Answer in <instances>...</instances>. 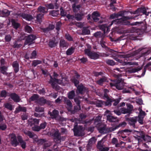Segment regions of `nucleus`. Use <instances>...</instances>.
<instances>
[{
  "mask_svg": "<svg viewBox=\"0 0 151 151\" xmlns=\"http://www.w3.org/2000/svg\"><path fill=\"white\" fill-rule=\"evenodd\" d=\"M81 106L80 105H76L74 107V110L71 111L72 114H75L77 111L81 110Z\"/></svg>",
  "mask_w": 151,
  "mask_h": 151,
  "instance_id": "25",
  "label": "nucleus"
},
{
  "mask_svg": "<svg viewBox=\"0 0 151 151\" xmlns=\"http://www.w3.org/2000/svg\"><path fill=\"white\" fill-rule=\"evenodd\" d=\"M12 22V25L15 28L17 29L19 26V24L15 22L14 20H13Z\"/></svg>",
  "mask_w": 151,
  "mask_h": 151,
  "instance_id": "58",
  "label": "nucleus"
},
{
  "mask_svg": "<svg viewBox=\"0 0 151 151\" xmlns=\"http://www.w3.org/2000/svg\"><path fill=\"white\" fill-rule=\"evenodd\" d=\"M58 40L54 39L53 40H51L49 42V45L51 47H55L58 44Z\"/></svg>",
  "mask_w": 151,
  "mask_h": 151,
  "instance_id": "21",
  "label": "nucleus"
},
{
  "mask_svg": "<svg viewBox=\"0 0 151 151\" xmlns=\"http://www.w3.org/2000/svg\"><path fill=\"white\" fill-rule=\"evenodd\" d=\"M106 63L108 65H115V63L112 60H108L106 61Z\"/></svg>",
  "mask_w": 151,
  "mask_h": 151,
  "instance_id": "57",
  "label": "nucleus"
},
{
  "mask_svg": "<svg viewBox=\"0 0 151 151\" xmlns=\"http://www.w3.org/2000/svg\"><path fill=\"white\" fill-rule=\"evenodd\" d=\"M54 27L55 26L54 25L52 24L50 25L49 26L48 28L45 29H44V31L45 32H47L53 29L54 28Z\"/></svg>",
  "mask_w": 151,
  "mask_h": 151,
  "instance_id": "46",
  "label": "nucleus"
},
{
  "mask_svg": "<svg viewBox=\"0 0 151 151\" xmlns=\"http://www.w3.org/2000/svg\"><path fill=\"white\" fill-rule=\"evenodd\" d=\"M136 117L126 118L125 120L128 124L132 127L134 128L135 127V124L137 122V119Z\"/></svg>",
  "mask_w": 151,
  "mask_h": 151,
  "instance_id": "6",
  "label": "nucleus"
},
{
  "mask_svg": "<svg viewBox=\"0 0 151 151\" xmlns=\"http://www.w3.org/2000/svg\"><path fill=\"white\" fill-rule=\"evenodd\" d=\"M52 136L53 137L54 141L56 140V142L61 140L60 134L58 129H54L51 133Z\"/></svg>",
  "mask_w": 151,
  "mask_h": 151,
  "instance_id": "7",
  "label": "nucleus"
},
{
  "mask_svg": "<svg viewBox=\"0 0 151 151\" xmlns=\"http://www.w3.org/2000/svg\"><path fill=\"white\" fill-rule=\"evenodd\" d=\"M35 111L37 112H42L44 111V109L42 107L38 106L36 107Z\"/></svg>",
  "mask_w": 151,
  "mask_h": 151,
  "instance_id": "42",
  "label": "nucleus"
},
{
  "mask_svg": "<svg viewBox=\"0 0 151 151\" xmlns=\"http://www.w3.org/2000/svg\"><path fill=\"white\" fill-rule=\"evenodd\" d=\"M90 32V31L87 28H84L82 31V34L84 35L89 34Z\"/></svg>",
  "mask_w": 151,
  "mask_h": 151,
  "instance_id": "52",
  "label": "nucleus"
},
{
  "mask_svg": "<svg viewBox=\"0 0 151 151\" xmlns=\"http://www.w3.org/2000/svg\"><path fill=\"white\" fill-rule=\"evenodd\" d=\"M75 48L71 47L68 49L66 51L67 55H69L72 54L74 52Z\"/></svg>",
  "mask_w": 151,
  "mask_h": 151,
  "instance_id": "31",
  "label": "nucleus"
},
{
  "mask_svg": "<svg viewBox=\"0 0 151 151\" xmlns=\"http://www.w3.org/2000/svg\"><path fill=\"white\" fill-rule=\"evenodd\" d=\"M25 31L28 32L30 33L32 30V29L29 26H27L25 27Z\"/></svg>",
  "mask_w": 151,
  "mask_h": 151,
  "instance_id": "64",
  "label": "nucleus"
},
{
  "mask_svg": "<svg viewBox=\"0 0 151 151\" xmlns=\"http://www.w3.org/2000/svg\"><path fill=\"white\" fill-rule=\"evenodd\" d=\"M21 16L24 19L28 21H30L33 19V17L32 16L28 14H22Z\"/></svg>",
  "mask_w": 151,
  "mask_h": 151,
  "instance_id": "24",
  "label": "nucleus"
},
{
  "mask_svg": "<svg viewBox=\"0 0 151 151\" xmlns=\"http://www.w3.org/2000/svg\"><path fill=\"white\" fill-rule=\"evenodd\" d=\"M91 47L89 45H86V48L84 50L85 53L90 58L93 59H98L99 56V55L94 52L91 51Z\"/></svg>",
  "mask_w": 151,
  "mask_h": 151,
  "instance_id": "2",
  "label": "nucleus"
},
{
  "mask_svg": "<svg viewBox=\"0 0 151 151\" xmlns=\"http://www.w3.org/2000/svg\"><path fill=\"white\" fill-rule=\"evenodd\" d=\"M100 14L97 12H94L92 14V17L95 22H97L99 20Z\"/></svg>",
  "mask_w": 151,
  "mask_h": 151,
  "instance_id": "18",
  "label": "nucleus"
},
{
  "mask_svg": "<svg viewBox=\"0 0 151 151\" xmlns=\"http://www.w3.org/2000/svg\"><path fill=\"white\" fill-rule=\"evenodd\" d=\"M112 99L109 98L106 99V101H104V104L105 106H110L112 105Z\"/></svg>",
  "mask_w": 151,
  "mask_h": 151,
  "instance_id": "29",
  "label": "nucleus"
},
{
  "mask_svg": "<svg viewBox=\"0 0 151 151\" xmlns=\"http://www.w3.org/2000/svg\"><path fill=\"white\" fill-rule=\"evenodd\" d=\"M135 117L137 118V121H138L139 123L141 124H143V120L144 118L142 117H140L138 116H135Z\"/></svg>",
  "mask_w": 151,
  "mask_h": 151,
  "instance_id": "44",
  "label": "nucleus"
},
{
  "mask_svg": "<svg viewBox=\"0 0 151 151\" xmlns=\"http://www.w3.org/2000/svg\"><path fill=\"white\" fill-rule=\"evenodd\" d=\"M127 109H128L129 110H130V112L132 113V111H133V106L132 105L130 104H127Z\"/></svg>",
  "mask_w": 151,
  "mask_h": 151,
  "instance_id": "56",
  "label": "nucleus"
},
{
  "mask_svg": "<svg viewBox=\"0 0 151 151\" xmlns=\"http://www.w3.org/2000/svg\"><path fill=\"white\" fill-rule=\"evenodd\" d=\"M137 137H135V139H137L139 141H140L141 139L138 137L141 138L143 139V138L145 137V133L143 131H137Z\"/></svg>",
  "mask_w": 151,
  "mask_h": 151,
  "instance_id": "15",
  "label": "nucleus"
},
{
  "mask_svg": "<svg viewBox=\"0 0 151 151\" xmlns=\"http://www.w3.org/2000/svg\"><path fill=\"white\" fill-rule=\"evenodd\" d=\"M138 110L139 111V113L138 116L144 118L146 114L145 113V111H142V109L140 108Z\"/></svg>",
  "mask_w": 151,
  "mask_h": 151,
  "instance_id": "36",
  "label": "nucleus"
},
{
  "mask_svg": "<svg viewBox=\"0 0 151 151\" xmlns=\"http://www.w3.org/2000/svg\"><path fill=\"white\" fill-rule=\"evenodd\" d=\"M7 67L5 66H2L0 67V71L4 75H5L8 76H12V73H8L6 72Z\"/></svg>",
  "mask_w": 151,
  "mask_h": 151,
  "instance_id": "13",
  "label": "nucleus"
},
{
  "mask_svg": "<svg viewBox=\"0 0 151 151\" xmlns=\"http://www.w3.org/2000/svg\"><path fill=\"white\" fill-rule=\"evenodd\" d=\"M132 87H129L128 89L127 88H124L123 91V93H131L132 91H134V90L132 88L133 86H132Z\"/></svg>",
  "mask_w": 151,
  "mask_h": 151,
  "instance_id": "34",
  "label": "nucleus"
},
{
  "mask_svg": "<svg viewBox=\"0 0 151 151\" xmlns=\"http://www.w3.org/2000/svg\"><path fill=\"white\" fill-rule=\"evenodd\" d=\"M39 98L38 95L37 94H34L29 99V101H37L36 102H37V100Z\"/></svg>",
  "mask_w": 151,
  "mask_h": 151,
  "instance_id": "28",
  "label": "nucleus"
},
{
  "mask_svg": "<svg viewBox=\"0 0 151 151\" xmlns=\"http://www.w3.org/2000/svg\"><path fill=\"white\" fill-rule=\"evenodd\" d=\"M120 110H121V112L123 114H131L130 110H129L127 108H125L124 107L121 108L120 109Z\"/></svg>",
  "mask_w": 151,
  "mask_h": 151,
  "instance_id": "35",
  "label": "nucleus"
},
{
  "mask_svg": "<svg viewBox=\"0 0 151 151\" xmlns=\"http://www.w3.org/2000/svg\"><path fill=\"white\" fill-rule=\"evenodd\" d=\"M106 80L105 78H103L100 79L99 80L97 81V84H103V82H105Z\"/></svg>",
  "mask_w": 151,
  "mask_h": 151,
  "instance_id": "61",
  "label": "nucleus"
},
{
  "mask_svg": "<svg viewBox=\"0 0 151 151\" xmlns=\"http://www.w3.org/2000/svg\"><path fill=\"white\" fill-rule=\"evenodd\" d=\"M142 69V67L138 68H134L131 69L129 71L131 73H134Z\"/></svg>",
  "mask_w": 151,
  "mask_h": 151,
  "instance_id": "51",
  "label": "nucleus"
},
{
  "mask_svg": "<svg viewBox=\"0 0 151 151\" xmlns=\"http://www.w3.org/2000/svg\"><path fill=\"white\" fill-rule=\"evenodd\" d=\"M48 114L50 115L52 119H56L59 114V111L58 110L54 109L51 112L49 111Z\"/></svg>",
  "mask_w": 151,
  "mask_h": 151,
  "instance_id": "11",
  "label": "nucleus"
},
{
  "mask_svg": "<svg viewBox=\"0 0 151 151\" xmlns=\"http://www.w3.org/2000/svg\"><path fill=\"white\" fill-rule=\"evenodd\" d=\"M34 140L39 145H42L46 142V140L45 139H38V137L37 136L36 137L34 138Z\"/></svg>",
  "mask_w": 151,
  "mask_h": 151,
  "instance_id": "16",
  "label": "nucleus"
},
{
  "mask_svg": "<svg viewBox=\"0 0 151 151\" xmlns=\"http://www.w3.org/2000/svg\"><path fill=\"white\" fill-rule=\"evenodd\" d=\"M43 16V14H40L38 15L37 17V21L39 22H41Z\"/></svg>",
  "mask_w": 151,
  "mask_h": 151,
  "instance_id": "59",
  "label": "nucleus"
},
{
  "mask_svg": "<svg viewBox=\"0 0 151 151\" xmlns=\"http://www.w3.org/2000/svg\"><path fill=\"white\" fill-rule=\"evenodd\" d=\"M68 46V44L63 40H61L60 42V46L61 48L66 47Z\"/></svg>",
  "mask_w": 151,
  "mask_h": 151,
  "instance_id": "27",
  "label": "nucleus"
},
{
  "mask_svg": "<svg viewBox=\"0 0 151 151\" xmlns=\"http://www.w3.org/2000/svg\"><path fill=\"white\" fill-rule=\"evenodd\" d=\"M42 62L40 60H34L33 61L32 65L34 67H35L38 64H40Z\"/></svg>",
  "mask_w": 151,
  "mask_h": 151,
  "instance_id": "54",
  "label": "nucleus"
},
{
  "mask_svg": "<svg viewBox=\"0 0 151 151\" xmlns=\"http://www.w3.org/2000/svg\"><path fill=\"white\" fill-rule=\"evenodd\" d=\"M47 125V123L45 122H44L41 123L39 126L40 130L41 129H44L45 128Z\"/></svg>",
  "mask_w": 151,
  "mask_h": 151,
  "instance_id": "49",
  "label": "nucleus"
},
{
  "mask_svg": "<svg viewBox=\"0 0 151 151\" xmlns=\"http://www.w3.org/2000/svg\"><path fill=\"white\" fill-rule=\"evenodd\" d=\"M127 125V123L125 122H123L118 125H116V126L117 129L121 127H124Z\"/></svg>",
  "mask_w": 151,
  "mask_h": 151,
  "instance_id": "47",
  "label": "nucleus"
},
{
  "mask_svg": "<svg viewBox=\"0 0 151 151\" xmlns=\"http://www.w3.org/2000/svg\"><path fill=\"white\" fill-rule=\"evenodd\" d=\"M121 99L120 98H119L116 99H112V102H114V103L113 104V105L114 106H116L119 102Z\"/></svg>",
  "mask_w": 151,
  "mask_h": 151,
  "instance_id": "43",
  "label": "nucleus"
},
{
  "mask_svg": "<svg viewBox=\"0 0 151 151\" xmlns=\"http://www.w3.org/2000/svg\"><path fill=\"white\" fill-rule=\"evenodd\" d=\"M96 127L99 132L102 134H106V124L102 123H99L97 124Z\"/></svg>",
  "mask_w": 151,
  "mask_h": 151,
  "instance_id": "4",
  "label": "nucleus"
},
{
  "mask_svg": "<svg viewBox=\"0 0 151 151\" xmlns=\"http://www.w3.org/2000/svg\"><path fill=\"white\" fill-rule=\"evenodd\" d=\"M130 18L129 17H122L120 21H122V24L124 25H128L129 24V22L128 21H126L127 20L130 19Z\"/></svg>",
  "mask_w": 151,
  "mask_h": 151,
  "instance_id": "26",
  "label": "nucleus"
},
{
  "mask_svg": "<svg viewBox=\"0 0 151 151\" xmlns=\"http://www.w3.org/2000/svg\"><path fill=\"white\" fill-rule=\"evenodd\" d=\"M75 96V91L72 90L68 93V97L69 99H73Z\"/></svg>",
  "mask_w": 151,
  "mask_h": 151,
  "instance_id": "33",
  "label": "nucleus"
},
{
  "mask_svg": "<svg viewBox=\"0 0 151 151\" xmlns=\"http://www.w3.org/2000/svg\"><path fill=\"white\" fill-rule=\"evenodd\" d=\"M96 139L94 137H93L89 140L88 146H91L93 142H95L96 141Z\"/></svg>",
  "mask_w": 151,
  "mask_h": 151,
  "instance_id": "38",
  "label": "nucleus"
},
{
  "mask_svg": "<svg viewBox=\"0 0 151 151\" xmlns=\"http://www.w3.org/2000/svg\"><path fill=\"white\" fill-rule=\"evenodd\" d=\"M40 122V119L36 118H31L29 119L28 120L29 124L30 126L36 125H35L38 124Z\"/></svg>",
  "mask_w": 151,
  "mask_h": 151,
  "instance_id": "10",
  "label": "nucleus"
},
{
  "mask_svg": "<svg viewBox=\"0 0 151 151\" xmlns=\"http://www.w3.org/2000/svg\"><path fill=\"white\" fill-rule=\"evenodd\" d=\"M15 73L17 72L19 70V65L18 63L16 61L14 62L12 64Z\"/></svg>",
  "mask_w": 151,
  "mask_h": 151,
  "instance_id": "23",
  "label": "nucleus"
},
{
  "mask_svg": "<svg viewBox=\"0 0 151 151\" xmlns=\"http://www.w3.org/2000/svg\"><path fill=\"white\" fill-rule=\"evenodd\" d=\"M32 130L34 131L39 132L40 130V128L39 126L34 125L32 128Z\"/></svg>",
  "mask_w": 151,
  "mask_h": 151,
  "instance_id": "48",
  "label": "nucleus"
},
{
  "mask_svg": "<svg viewBox=\"0 0 151 151\" xmlns=\"http://www.w3.org/2000/svg\"><path fill=\"white\" fill-rule=\"evenodd\" d=\"M28 118V115L26 113H23L21 116V118L22 120H25L27 119Z\"/></svg>",
  "mask_w": 151,
  "mask_h": 151,
  "instance_id": "60",
  "label": "nucleus"
},
{
  "mask_svg": "<svg viewBox=\"0 0 151 151\" xmlns=\"http://www.w3.org/2000/svg\"><path fill=\"white\" fill-rule=\"evenodd\" d=\"M8 96H9L14 102L18 103L20 101L19 96L14 93H11Z\"/></svg>",
  "mask_w": 151,
  "mask_h": 151,
  "instance_id": "9",
  "label": "nucleus"
},
{
  "mask_svg": "<svg viewBox=\"0 0 151 151\" xmlns=\"http://www.w3.org/2000/svg\"><path fill=\"white\" fill-rule=\"evenodd\" d=\"M95 104L96 107H101L104 104V101L102 100H98L96 102Z\"/></svg>",
  "mask_w": 151,
  "mask_h": 151,
  "instance_id": "30",
  "label": "nucleus"
},
{
  "mask_svg": "<svg viewBox=\"0 0 151 151\" xmlns=\"http://www.w3.org/2000/svg\"><path fill=\"white\" fill-rule=\"evenodd\" d=\"M38 10L40 12L45 13L47 12L48 10L44 7L40 6L38 8Z\"/></svg>",
  "mask_w": 151,
  "mask_h": 151,
  "instance_id": "39",
  "label": "nucleus"
},
{
  "mask_svg": "<svg viewBox=\"0 0 151 151\" xmlns=\"http://www.w3.org/2000/svg\"><path fill=\"white\" fill-rule=\"evenodd\" d=\"M35 36L29 35L27 37L24 42V45H29L33 43V41L36 39Z\"/></svg>",
  "mask_w": 151,
  "mask_h": 151,
  "instance_id": "8",
  "label": "nucleus"
},
{
  "mask_svg": "<svg viewBox=\"0 0 151 151\" xmlns=\"http://www.w3.org/2000/svg\"><path fill=\"white\" fill-rule=\"evenodd\" d=\"M27 110V109L26 107L21 106L19 105L18 107L16 108L15 112L16 113H18L20 111L26 112Z\"/></svg>",
  "mask_w": 151,
  "mask_h": 151,
  "instance_id": "17",
  "label": "nucleus"
},
{
  "mask_svg": "<svg viewBox=\"0 0 151 151\" xmlns=\"http://www.w3.org/2000/svg\"><path fill=\"white\" fill-rule=\"evenodd\" d=\"M117 129L116 126H115L114 127H107L106 128V133H110L112 131H113L115 130L116 129Z\"/></svg>",
  "mask_w": 151,
  "mask_h": 151,
  "instance_id": "37",
  "label": "nucleus"
},
{
  "mask_svg": "<svg viewBox=\"0 0 151 151\" xmlns=\"http://www.w3.org/2000/svg\"><path fill=\"white\" fill-rule=\"evenodd\" d=\"M53 78L50 75V80L49 81V83L52 85L55 84H60L62 83L63 80L61 79H63L62 76H59L56 73L54 72L53 75Z\"/></svg>",
  "mask_w": 151,
  "mask_h": 151,
  "instance_id": "1",
  "label": "nucleus"
},
{
  "mask_svg": "<svg viewBox=\"0 0 151 151\" xmlns=\"http://www.w3.org/2000/svg\"><path fill=\"white\" fill-rule=\"evenodd\" d=\"M99 150L100 151H108L109 148L107 147H104L103 146H101Z\"/></svg>",
  "mask_w": 151,
  "mask_h": 151,
  "instance_id": "55",
  "label": "nucleus"
},
{
  "mask_svg": "<svg viewBox=\"0 0 151 151\" xmlns=\"http://www.w3.org/2000/svg\"><path fill=\"white\" fill-rule=\"evenodd\" d=\"M46 100L44 99L43 97L39 98L37 100V103L40 104V105H43L46 103Z\"/></svg>",
  "mask_w": 151,
  "mask_h": 151,
  "instance_id": "19",
  "label": "nucleus"
},
{
  "mask_svg": "<svg viewBox=\"0 0 151 151\" xmlns=\"http://www.w3.org/2000/svg\"><path fill=\"white\" fill-rule=\"evenodd\" d=\"M77 87V90L76 91V93H79L80 94H82L83 93L84 90L85 89V88L84 86H78Z\"/></svg>",
  "mask_w": 151,
  "mask_h": 151,
  "instance_id": "20",
  "label": "nucleus"
},
{
  "mask_svg": "<svg viewBox=\"0 0 151 151\" xmlns=\"http://www.w3.org/2000/svg\"><path fill=\"white\" fill-rule=\"evenodd\" d=\"M60 14L62 16H66L69 19H73L74 17L72 16H71L69 14H67H67V11H65L61 7L60 9Z\"/></svg>",
  "mask_w": 151,
  "mask_h": 151,
  "instance_id": "14",
  "label": "nucleus"
},
{
  "mask_svg": "<svg viewBox=\"0 0 151 151\" xmlns=\"http://www.w3.org/2000/svg\"><path fill=\"white\" fill-rule=\"evenodd\" d=\"M73 132L74 135L76 136H83V127L82 126L78 127L77 125H75L73 128Z\"/></svg>",
  "mask_w": 151,
  "mask_h": 151,
  "instance_id": "5",
  "label": "nucleus"
},
{
  "mask_svg": "<svg viewBox=\"0 0 151 151\" xmlns=\"http://www.w3.org/2000/svg\"><path fill=\"white\" fill-rule=\"evenodd\" d=\"M4 106L5 108L10 111H12L13 109L12 105L8 103L5 104Z\"/></svg>",
  "mask_w": 151,
  "mask_h": 151,
  "instance_id": "40",
  "label": "nucleus"
},
{
  "mask_svg": "<svg viewBox=\"0 0 151 151\" xmlns=\"http://www.w3.org/2000/svg\"><path fill=\"white\" fill-rule=\"evenodd\" d=\"M17 139L19 144L20 143L21 147L23 149H25L26 147V143L25 141L23 140L22 137L20 136H17Z\"/></svg>",
  "mask_w": 151,
  "mask_h": 151,
  "instance_id": "12",
  "label": "nucleus"
},
{
  "mask_svg": "<svg viewBox=\"0 0 151 151\" xmlns=\"http://www.w3.org/2000/svg\"><path fill=\"white\" fill-rule=\"evenodd\" d=\"M117 117H115L113 116L108 115L107 116V120L109 122H114L116 121Z\"/></svg>",
  "mask_w": 151,
  "mask_h": 151,
  "instance_id": "22",
  "label": "nucleus"
},
{
  "mask_svg": "<svg viewBox=\"0 0 151 151\" xmlns=\"http://www.w3.org/2000/svg\"><path fill=\"white\" fill-rule=\"evenodd\" d=\"M58 14V11H52L50 12V14L54 17L57 16Z\"/></svg>",
  "mask_w": 151,
  "mask_h": 151,
  "instance_id": "53",
  "label": "nucleus"
},
{
  "mask_svg": "<svg viewBox=\"0 0 151 151\" xmlns=\"http://www.w3.org/2000/svg\"><path fill=\"white\" fill-rule=\"evenodd\" d=\"M7 125L5 123H2L1 122L0 124V130L4 131L7 129Z\"/></svg>",
  "mask_w": 151,
  "mask_h": 151,
  "instance_id": "41",
  "label": "nucleus"
},
{
  "mask_svg": "<svg viewBox=\"0 0 151 151\" xmlns=\"http://www.w3.org/2000/svg\"><path fill=\"white\" fill-rule=\"evenodd\" d=\"M101 116H100L98 115L97 116L95 119L94 122L95 123L97 122L101 121Z\"/></svg>",
  "mask_w": 151,
  "mask_h": 151,
  "instance_id": "63",
  "label": "nucleus"
},
{
  "mask_svg": "<svg viewBox=\"0 0 151 151\" xmlns=\"http://www.w3.org/2000/svg\"><path fill=\"white\" fill-rule=\"evenodd\" d=\"M7 93L5 90H3L1 91L0 96L1 97L6 98L7 96Z\"/></svg>",
  "mask_w": 151,
  "mask_h": 151,
  "instance_id": "50",
  "label": "nucleus"
},
{
  "mask_svg": "<svg viewBox=\"0 0 151 151\" xmlns=\"http://www.w3.org/2000/svg\"><path fill=\"white\" fill-rule=\"evenodd\" d=\"M24 134L27 135L29 136L30 138H33L35 136H36V135L33 132H32L30 131H28L24 132Z\"/></svg>",
  "mask_w": 151,
  "mask_h": 151,
  "instance_id": "32",
  "label": "nucleus"
},
{
  "mask_svg": "<svg viewBox=\"0 0 151 151\" xmlns=\"http://www.w3.org/2000/svg\"><path fill=\"white\" fill-rule=\"evenodd\" d=\"M10 139V144L14 147H16L19 145L17 137L14 133L10 134L9 135Z\"/></svg>",
  "mask_w": 151,
  "mask_h": 151,
  "instance_id": "3",
  "label": "nucleus"
},
{
  "mask_svg": "<svg viewBox=\"0 0 151 151\" xmlns=\"http://www.w3.org/2000/svg\"><path fill=\"white\" fill-rule=\"evenodd\" d=\"M145 137L143 138V139L145 141L147 142H150L151 141V137L147 135H145Z\"/></svg>",
  "mask_w": 151,
  "mask_h": 151,
  "instance_id": "45",
  "label": "nucleus"
},
{
  "mask_svg": "<svg viewBox=\"0 0 151 151\" xmlns=\"http://www.w3.org/2000/svg\"><path fill=\"white\" fill-rule=\"evenodd\" d=\"M66 104L69 108L72 107V103L70 100L68 99L67 101H66Z\"/></svg>",
  "mask_w": 151,
  "mask_h": 151,
  "instance_id": "62",
  "label": "nucleus"
}]
</instances>
